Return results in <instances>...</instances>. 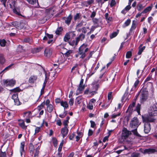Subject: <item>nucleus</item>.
<instances>
[{"label":"nucleus","instance_id":"nucleus-1","mask_svg":"<svg viewBox=\"0 0 157 157\" xmlns=\"http://www.w3.org/2000/svg\"><path fill=\"white\" fill-rule=\"evenodd\" d=\"M89 50V48H86V44H82L79 48V51L77 55L75 56L77 57L79 55H81L80 58L83 59L86 56L85 53L87 52Z\"/></svg>","mask_w":157,"mask_h":157},{"label":"nucleus","instance_id":"nucleus-2","mask_svg":"<svg viewBox=\"0 0 157 157\" xmlns=\"http://www.w3.org/2000/svg\"><path fill=\"white\" fill-rule=\"evenodd\" d=\"M148 92L146 90L143 89L141 90L139 95L140 96V101L142 103L145 101L147 98Z\"/></svg>","mask_w":157,"mask_h":157},{"label":"nucleus","instance_id":"nucleus-3","mask_svg":"<svg viewBox=\"0 0 157 157\" xmlns=\"http://www.w3.org/2000/svg\"><path fill=\"white\" fill-rule=\"evenodd\" d=\"M139 121L136 117H134L131 120L130 124V127L132 128H137L139 125Z\"/></svg>","mask_w":157,"mask_h":157},{"label":"nucleus","instance_id":"nucleus-4","mask_svg":"<svg viewBox=\"0 0 157 157\" xmlns=\"http://www.w3.org/2000/svg\"><path fill=\"white\" fill-rule=\"evenodd\" d=\"M131 134V132L128 130L126 128H124L122 131L121 137L122 139L124 140L127 138Z\"/></svg>","mask_w":157,"mask_h":157},{"label":"nucleus","instance_id":"nucleus-5","mask_svg":"<svg viewBox=\"0 0 157 157\" xmlns=\"http://www.w3.org/2000/svg\"><path fill=\"white\" fill-rule=\"evenodd\" d=\"M83 80L82 79L80 81L78 87L77 89V93H76V95H78L79 94L82 93V91L84 90L85 86L84 85H83Z\"/></svg>","mask_w":157,"mask_h":157},{"label":"nucleus","instance_id":"nucleus-6","mask_svg":"<svg viewBox=\"0 0 157 157\" xmlns=\"http://www.w3.org/2000/svg\"><path fill=\"white\" fill-rule=\"evenodd\" d=\"M154 116L150 115V113H149V116L144 118L143 121L144 122H148L149 123V122H154L155 120Z\"/></svg>","mask_w":157,"mask_h":157},{"label":"nucleus","instance_id":"nucleus-7","mask_svg":"<svg viewBox=\"0 0 157 157\" xmlns=\"http://www.w3.org/2000/svg\"><path fill=\"white\" fill-rule=\"evenodd\" d=\"M151 112H149L150 115L153 116L157 115V107L155 105H154L150 107Z\"/></svg>","mask_w":157,"mask_h":157},{"label":"nucleus","instance_id":"nucleus-8","mask_svg":"<svg viewBox=\"0 0 157 157\" xmlns=\"http://www.w3.org/2000/svg\"><path fill=\"white\" fill-rule=\"evenodd\" d=\"M144 131L145 133H148L151 129L150 124L148 122H145L144 126Z\"/></svg>","mask_w":157,"mask_h":157},{"label":"nucleus","instance_id":"nucleus-9","mask_svg":"<svg viewBox=\"0 0 157 157\" xmlns=\"http://www.w3.org/2000/svg\"><path fill=\"white\" fill-rule=\"evenodd\" d=\"M12 24L13 26L18 29H22L24 27V24L23 23H19L17 21H15L12 22Z\"/></svg>","mask_w":157,"mask_h":157},{"label":"nucleus","instance_id":"nucleus-10","mask_svg":"<svg viewBox=\"0 0 157 157\" xmlns=\"http://www.w3.org/2000/svg\"><path fill=\"white\" fill-rule=\"evenodd\" d=\"M4 83L7 86H13L15 83V81L13 79H6L4 81Z\"/></svg>","mask_w":157,"mask_h":157},{"label":"nucleus","instance_id":"nucleus-11","mask_svg":"<svg viewBox=\"0 0 157 157\" xmlns=\"http://www.w3.org/2000/svg\"><path fill=\"white\" fill-rule=\"evenodd\" d=\"M68 130L67 128H62L61 129L60 135L64 138L68 134Z\"/></svg>","mask_w":157,"mask_h":157},{"label":"nucleus","instance_id":"nucleus-12","mask_svg":"<svg viewBox=\"0 0 157 157\" xmlns=\"http://www.w3.org/2000/svg\"><path fill=\"white\" fill-rule=\"evenodd\" d=\"M156 151L155 149L153 148H149L143 150L142 152L144 154H150L153 153Z\"/></svg>","mask_w":157,"mask_h":157},{"label":"nucleus","instance_id":"nucleus-13","mask_svg":"<svg viewBox=\"0 0 157 157\" xmlns=\"http://www.w3.org/2000/svg\"><path fill=\"white\" fill-rule=\"evenodd\" d=\"M52 49L47 48L45 49L44 50L45 56L48 57H50L52 55Z\"/></svg>","mask_w":157,"mask_h":157},{"label":"nucleus","instance_id":"nucleus-14","mask_svg":"<svg viewBox=\"0 0 157 157\" xmlns=\"http://www.w3.org/2000/svg\"><path fill=\"white\" fill-rule=\"evenodd\" d=\"M72 34L74 35V36H75V35L73 34L72 32H69L66 33L63 38L64 41L65 42L68 41L70 39V36Z\"/></svg>","mask_w":157,"mask_h":157},{"label":"nucleus","instance_id":"nucleus-15","mask_svg":"<svg viewBox=\"0 0 157 157\" xmlns=\"http://www.w3.org/2000/svg\"><path fill=\"white\" fill-rule=\"evenodd\" d=\"M85 34H83L82 33L79 36L76 38V44L78 43L80 40L81 41L82 40L85 38Z\"/></svg>","mask_w":157,"mask_h":157},{"label":"nucleus","instance_id":"nucleus-16","mask_svg":"<svg viewBox=\"0 0 157 157\" xmlns=\"http://www.w3.org/2000/svg\"><path fill=\"white\" fill-rule=\"evenodd\" d=\"M37 78V76H32L29 78V83H33L36 81Z\"/></svg>","mask_w":157,"mask_h":157},{"label":"nucleus","instance_id":"nucleus-17","mask_svg":"<svg viewBox=\"0 0 157 157\" xmlns=\"http://www.w3.org/2000/svg\"><path fill=\"white\" fill-rule=\"evenodd\" d=\"M143 46L142 44H141L139 47V51L138 52V55H140L141 54L142 52L145 48V46H144L142 47Z\"/></svg>","mask_w":157,"mask_h":157},{"label":"nucleus","instance_id":"nucleus-18","mask_svg":"<svg viewBox=\"0 0 157 157\" xmlns=\"http://www.w3.org/2000/svg\"><path fill=\"white\" fill-rule=\"evenodd\" d=\"M72 17L71 15H69L67 17L65 18V23L69 25L71 23Z\"/></svg>","mask_w":157,"mask_h":157},{"label":"nucleus","instance_id":"nucleus-19","mask_svg":"<svg viewBox=\"0 0 157 157\" xmlns=\"http://www.w3.org/2000/svg\"><path fill=\"white\" fill-rule=\"evenodd\" d=\"M152 5L151 4L150 6L147 7L142 12L143 13H145L150 11L152 9Z\"/></svg>","mask_w":157,"mask_h":157},{"label":"nucleus","instance_id":"nucleus-20","mask_svg":"<svg viewBox=\"0 0 157 157\" xmlns=\"http://www.w3.org/2000/svg\"><path fill=\"white\" fill-rule=\"evenodd\" d=\"M5 59L2 54L0 53V64H3L5 62Z\"/></svg>","mask_w":157,"mask_h":157},{"label":"nucleus","instance_id":"nucleus-21","mask_svg":"<svg viewBox=\"0 0 157 157\" xmlns=\"http://www.w3.org/2000/svg\"><path fill=\"white\" fill-rule=\"evenodd\" d=\"M24 147L25 144L24 142L21 143V146L20 147V152L21 156H22V153L24 152Z\"/></svg>","mask_w":157,"mask_h":157},{"label":"nucleus","instance_id":"nucleus-22","mask_svg":"<svg viewBox=\"0 0 157 157\" xmlns=\"http://www.w3.org/2000/svg\"><path fill=\"white\" fill-rule=\"evenodd\" d=\"M137 22L135 21H132V25L131 26V28L130 29V31L131 32L133 30L135 29L136 28V24Z\"/></svg>","mask_w":157,"mask_h":157},{"label":"nucleus","instance_id":"nucleus-23","mask_svg":"<svg viewBox=\"0 0 157 157\" xmlns=\"http://www.w3.org/2000/svg\"><path fill=\"white\" fill-rule=\"evenodd\" d=\"M35 149L33 145L31 143L29 144V150L30 153L33 154L34 151Z\"/></svg>","mask_w":157,"mask_h":157},{"label":"nucleus","instance_id":"nucleus-24","mask_svg":"<svg viewBox=\"0 0 157 157\" xmlns=\"http://www.w3.org/2000/svg\"><path fill=\"white\" fill-rule=\"evenodd\" d=\"M86 23L83 21H82L80 23H78L76 25L77 28H80L83 25H86Z\"/></svg>","mask_w":157,"mask_h":157},{"label":"nucleus","instance_id":"nucleus-25","mask_svg":"<svg viewBox=\"0 0 157 157\" xmlns=\"http://www.w3.org/2000/svg\"><path fill=\"white\" fill-rule=\"evenodd\" d=\"M60 104L64 109H67L68 107V105L67 101H61L60 102Z\"/></svg>","mask_w":157,"mask_h":157},{"label":"nucleus","instance_id":"nucleus-26","mask_svg":"<svg viewBox=\"0 0 157 157\" xmlns=\"http://www.w3.org/2000/svg\"><path fill=\"white\" fill-rule=\"evenodd\" d=\"M13 10V12L17 15L19 16L21 15V14H20V10L18 8L16 7V8H14Z\"/></svg>","mask_w":157,"mask_h":157},{"label":"nucleus","instance_id":"nucleus-27","mask_svg":"<svg viewBox=\"0 0 157 157\" xmlns=\"http://www.w3.org/2000/svg\"><path fill=\"white\" fill-rule=\"evenodd\" d=\"M47 109L49 113H51L53 110V107L52 104L48 105L47 106Z\"/></svg>","mask_w":157,"mask_h":157},{"label":"nucleus","instance_id":"nucleus-28","mask_svg":"<svg viewBox=\"0 0 157 157\" xmlns=\"http://www.w3.org/2000/svg\"><path fill=\"white\" fill-rule=\"evenodd\" d=\"M23 42L25 43H28L31 44L32 42V40L30 38L27 37L24 39L23 40Z\"/></svg>","mask_w":157,"mask_h":157},{"label":"nucleus","instance_id":"nucleus-29","mask_svg":"<svg viewBox=\"0 0 157 157\" xmlns=\"http://www.w3.org/2000/svg\"><path fill=\"white\" fill-rule=\"evenodd\" d=\"M31 115V112L30 111L25 112L24 113V117L26 118H29Z\"/></svg>","mask_w":157,"mask_h":157},{"label":"nucleus","instance_id":"nucleus-30","mask_svg":"<svg viewBox=\"0 0 157 157\" xmlns=\"http://www.w3.org/2000/svg\"><path fill=\"white\" fill-rule=\"evenodd\" d=\"M93 22L94 25H96V26L99 25V24L101 22V21L98 19L96 18H94L93 19Z\"/></svg>","mask_w":157,"mask_h":157},{"label":"nucleus","instance_id":"nucleus-31","mask_svg":"<svg viewBox=\"0 0 157 157\" xmlns=\"http://www.w3.org/2000/svg\"><path fill=\"white\" fill-rule=\"evenodd\" d=\"M94 0H89L85 2L84 3L85 5L87 7L89 5H90L92 3H93L94 2Z\"/></svg>","mask_w":157,"mask_h":157},{"label":"nucleus","instance_id":"nucleus-32","mask_svg":"<svg viewBox=\"0 0 157 157\" xmlns=\"http://www.w3.org/2000/svg\"><path fill=\"white\" fill-rule=\"evenodd\" d=\"M136 128H135V129L134 130H132L131 131L133 133V134L136 136L141 137V136L138 133Z\"/></svg>","mask_w":157,"mask_h":157},{"label":"nucleus","instance_id":"nucleus-33","mask_svg":"<svg viewBox=\"0 0 157 157\" xmlns=\"http://www.w3.org/2000/svg\"><path fill=\"white\" fill-rule=\"evenodd\" d=\"M109 14L108 13H106L105 14V17L106 20L108 22H109L112 20V18L110 17H108Z\"/></svg>","mask_w":157,"mask_h":157},{"label":"nucleus","instance_id":"nucleus-34","mask_svg":"<svg viewBox=\"0 0 157 157\" xmlns=\"http://www.w3.org/2000/svg\"><path fill=\"white\" fill-rule=\"evenodd\" d=\"M19 125L24 129H26L27 128V126L25 125L24 121H21V122L19 123Z\"/></svg>","mask_w":157,"mask_h":157},{"label":"nucleus","instance_id":"nucleus-35","mask_svg":"<svg viewBox=\"0 0 157 157\" xmlns=\"http://www.w3.org/2000/svg\"><path fill=\"white\" fill-rule=\"evenodd\" d=\"M45 105V103L43 102L40 105L37 107V109L39 111L41 110L44 108Z\"/></svg>","mask_w":157,"mask_h":157},{"label":"nucleus","instance_id":"nucleus-36","mask_svg":"<svg viewBox=\"0 0 157 157\" xmlns=\"http://www.w3.org/2000/svg\"><path fill=\"white\" fill-rule=\"evenodd\" d=\"M17 52H21L23 51V48L22 46L19 45L18 46L16 49Z\"/></svg>","mask_w":157,"mask_h":157},{"label":"nucleus","instance_id":"nucleus-37","mask_svg":"<svg viewBox=\"0 0 157 157\" xmlns=\"http://www.w3.org/2000/svg\"><path fill=\"white\" fill-rule=\"evenodd\" d=\"M131 20L130 19H128L124 22V25L123 26L124 27H125L126 26H128L130 23Z\"/></svg>","mask_w":157,"mask_h":157},{"label":"nucleus","instance_id":"nucleus-38","mask_svg":"<svg viewBox=\"0 0 157 157\" xmlns=\"http://www.w3.org/2000/svg\"><path fill=\"white\" fill-rule=\"evenodd\" d=\"M6 41L4 39H3L0 41V45L2 47L5 46L6 44Z\"/></svg>","mask_w":157,"mask_h":157},{"label":"nucleus","instance_id":"nucleus-39","mask_svg":"<svg viewBox=\"0 0 157 157\" xmlns=\"http://www.w3.org/2000/svg\"><path fill=\"white\" fill-rule=\"evenodd\" d=\"M132 55V52L131 51H129L127 52L126 57L127 58H130Z\"/></svg>","mask_w":157,"mask_h":157},{"label":"nucleus","instance_id":"nucleus-40","mask_svg":"<svg viewBox=\"0 0 157 157\" xmlns=\"http://www.w3.org/2000/svg\"><path fill=\"white\" fill-rule=\"evenodd\" d=\"M63 30V28L61 27H58L56 31V33L57 35H59L60 32H61Z\"/></svg>","mask_w":157,"mask_h":157},{"label":"nucleus","instance_id":"nucleus-41","mask_svg":"<svg viewBox=\"0 0 157 157\" xmlns=\"http://www.w3.org/2000/svg\"><path fill=\"white\" fill-rule=\"evenodd\" d=\"M98 27H99V26L98 25V26H92V27L90 29V31L88 33V34H90V33H91L92 32H93L94 31V30L96 28Z\"/></svg>","mask_w":157,"mask_h":157},{"label":"nucleus","instance_id":"nucleus-42","mask_svg":"<svg viewBox=\"0 0 157 157\" xmlns=\"http://www.w3.org/2000/svg\"><path fill=\"white\" fill-rule=\"evenodd\" d=\"M92 85L93 87L92 90H97L99 87L98 85V84H92Z\"/></svg>","mask_w":157,"mask_h":157},{"label":"nucleus","instance_id":"nucleus-43","mask_svg":"<svg viewBox=\"0 0 157 157\" xmlns=\"http://www.w3.org/2000/svg\"><path fill=\"white\" fill-rule=\"evenodd\" d=\"M21 91V90L19 87H16L11 90V91H13L15 92H19Z\"/></svg>","mask_w":157,"mask_h":157},{"label":"nucleus","instance_id":"nucleus-44","mask_svg":"<svg viewBox=\"0 0 157 157\" xmlns=\"http://www.w3.org/2000/svg\"><path fill=\"white\" fill-rule=\"evenodd\" d=\"M0 157H6V152H3L1 150H0Z\"/></svg>","mask_w":157,"mask_h":157},{"label":"nucleus","instance_id":"nucleus-45","mask_svg":"<svg viewBox=\"0 0 157 157\" xmlns=\"http://www.w3.org/2000/svg\"><path fill=\"white\" fill-rule=\"evenodd\" d=\"M40 148H39V146L36 149L34 155V157H36L39 153V149Z\"/></svg>","mask_w":157,"mask_h":157},{"label":"nucleus","instance_id":"nucleus-46","mask_svg":"<svg viewBox=\"0 0 157 157\" xmlns=\"http://www.w3.org/2000/svg\"><path fill=\"white\" fill-rule=\"evenodd\" d=\"M12 99H13L14 100L15 99H17L18 98V94L15 93L13 94L12 95Z\"/></svg>","mask_w":157,"mask_h":157},{"label":"nucleus","instance_id":"nucleus-47","mask_svg":"<svg viewBox=\"0 0 157 157\" xmlns=\"http://www.w3.org/2000/svg\"><path fill=\"white\" fill-rule=\"evenodd\" d=\"M72 50H68L65 53L64 55L65 56L68 57L70 56V54L72 53Z\"/></svg>","mask_w":157,"mask_h":157},{"label":"nucleus","instance_id":"nucleus-48","mask_svg":"<svg viewBox=\"0 0 157 157\" xmlns=\"http://www.w3.org/2000/svg\"><path fill=\"white\" fill-rule=\"evenodd\" d=\"M68 123L69 121L68 120H65L63 122V124L64 126V128H67Z\"/></svg>","mask_w":157,"mask_h":157},{"label":"nucleus","instance_id":"nucleus-49","mask_svg":"<svg viewBox=\"0 0 157 157\" xmlns=\"http://www.w3.org/2000/svg\"><path fill=\"white\" fill-rule=\"evenodd\" d=\"M89 27H83L82 28V32L84 34H85L87 32V29H89Z\"/></svg>","mask_w":157,"mask_h":157},{"label":"nucleus","instance_id":"nucleus-50","mask_svg":"<svg viewBox=\"0 0 157 157\" xmlns=\"http://www.w3.org/2000/svg\"><path fill=\"white\" fill-rule=\"evenodd\" d=\"M117 33L116 32L113 33L110 36V38L112 39L115 37L117 36Z\"/></svg>","mask_w":157,"mask_h":157},{"label":"nucleus","instance_id":"nucleus-51","mask_svg":"<svg viewBox=\"0 0 157 157\" xmlns=\"http://www.w3.org/2000/svg\"><path fill=\"white\" fill-rule=\"evenodd\" d=\"M28 2L30 4H34L36 2V0H27Z\"/></svg>","mask_w":157,"mask_h":157},{"label":"nucleus","instance_id":"nucleus-52","mask_svg":"<svg viewBox=\"0 0 157 157\" xmlns=\"http://www.w3.org/2000/svg\"><path fill=\"white\" fill-rule=\"evenodd\" d=\"M140 105L139 104H138L136 107V110L137 113L139 114L140 113Z\"/></svg>","mask_w":157,"mask_h":157},{"label":"nucleus","instance_id":"nucleus-53","mask_svg":"<svg viewBox=\"0 0 157 157\" xmlns=\"http://www.w3.org/2000/svg\"><path fill=\"white\" fill-rule=\"evenodd\" d=\"M15 104L17 105H20V102L18 100V99H16L14 100Z\"/></svg>","mask_w":157,"mask_h":157},{"label":"nucleus","instance_id":"nucleus-54","mask_svg":"<svg viewBox=\"0 0 157 157\" xmlns=\"http://www.w3.org/2000/svg\"><path fill=\"white\" fill-rule=\"evenodd\" d=\"M46 36L48 38V39H52L53 38V35L52 34H49L48 33H46L45 34Z\"/></svg>","mask_w":157,"mask_h":157},{"label":"nucleus","instance_id":"nucleus-55","mask_svg":"<svg viewBox=\"0 0 157 157\" xmlns=\"http://www.w3.org/2000/svg\"><path fill=\"white\" fill-rule=\"evenodd\" d=\"M143 9V6L142 4H140L138 5L137 9L139 11Z\"/></svg>","mask_w":157,"mask_h":157},{"label":"nucleus","instance_id":"nucleus-56","mask_svg":"<svg viewBox=\"0 0 157 157\" xmlns=\"http://www.w3.org/2000/svg\"><path fill=\"white\" fill-rule=\"evenodd\" d=\"M139 154L137 153H133L132 154L131 157H139Z\"/></svg>","mask_w":157,"mask_h":157},{"label":"nucleus","instance_id":"nucleus-57","mask_svg":"<svg viewBox=\"0 0 157 157\" xmlns=\"http://www.w3.org/2000/svg\"><path fill=\"white\" fill-rule=\"evenodd\" d=\"M74 100L73 98L71 99L69 101V104L71 106H72L73 105L74 103Z\"/></svg>","mask_w":157,"mask_h":157},{"label":"nucleus","instance_id":"nucleus-58","mask_svg":"<svg viewBox=\"0 0 157 157\" xmlns=\"http://www.w3.org/2000/svg\"><path fill=\"white\" fill-rule=\"evenodd\" d=\"M135 105V102H133L132 103L130 104L128 107V109H131Z\"/></svg>","mask_w":157,"mask_h":157},{"label":"nucleus","instance_id":"nucleus-59","mask_svg":"<svg viewBox=\"0 0 157 157\" xmlns=\"http://www.w3.org/2000/svg\"><path fill=\"white\" fill-rule=\"evenodd\" d=\"M116 4V2L115 0H112L111 1L110 6L111 7H112L114 6Z\"/></svg>","mask_w":157,"mask_h":157},{"label":"nucleus","instance_id":"nucleus-60","mask_svg":"<svg viewBox=\"0 0 157 157\" xmlns=\"http://www.w3.org/2000/svg\"><path fill=\"white\" fill-rule=\"evenodd\" d=\"M79 17V13H77L76 14L74 17V19L75 20L78 19Z\"/></svg>","mask_w":157,"mask_h":157},{"label":"nucleus","instance_id":"nucleus-61","mask_svg":"<svg viewBox=\"0 0 157 157\" xmlns=\"http://www.w3.org/2000/svg\"><path fill=\"white\" fill-rule=\"evenodd\" d=\"M45 87V83H44L42 89L41 90V94H43L44 92V89Z\"/></svg>","mask_w":157,"mask_h":157},{"label":"nucleus","instance_id":"nucleus-62","mask_svg":"<svg viewBox=\"0 0 157 157\" xmlns=\"http://www.w3.org/2000/svg\"><path fill=\"white\" fill-rule=\"evenodd\" d=\"M112 92H109L108 94V100H110L112 97Z\"/></svg>","mask_w":157,"mask_h":157},{"label":"nucleus","instance_id":"nucleus-63","mask_svg":"<svg viewBox=\"0 0 157 157\" xmlns=\"http://www.w3.org/2000/svg\"><path fill=\"white\" fill-rule=\"evenodd\" d=\"M13 65V64H11L10 65L8 66L7 67H6L1 72H3L4 71H5L6 70H7L9 69L10 67Z\"/></svg>","mask_w":157,"mask_h":157},{"label":"nucleus","instance_id":"nucleus-64","mask_svg":"<svg viewBox=\"0 0 157 157\" xmlns=\"http://www.w3.org/2000/svg\"><path fill=\"white\" fill-rule=\"evenodd\" d=\"M90 123H91V127H92V128H94L95 126V123L94 122L92 121H90Z\"/></svg>","mask_w":157,"mask_h":157}]
</instances>
